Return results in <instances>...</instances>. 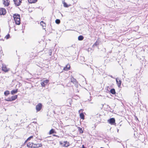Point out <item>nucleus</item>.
I'll use <instances>...</instances> for the list:
<instances>
[{
  "instance_id": "obj_24",
  "label": "nucleus",
  "mask_w": 148,
  "mask_h": 148,
  "mask_svg": "<svg viewBox=\"0 0 148 148\" xmlns=\"http://www.w3.org/2000/svg\"><path fill=\"white\" fill-rule=\"evenodd\" d=\"M40 25L42 26H45L46 25L45 23L43 22V21H41L40 22Z\"/></svg>"
},
{
  "instance_id": "obj_9",
  "label": "nucleus",
  "mask_w": 148,
  "mask_h": 148,
  "mask_svg": "<svg viewBox=\"0 0 148 148\" xmlns=\"http://www.w3.org/2000/svg\"><path fill=\"white\" fill-rule=\"evenodd\" d=\"M3 4L5 6H8L9 4L8 0H3Z\"/></svg>"
},
{
  "instance_id": "obj_11",
  "label": "nucleus",
  "mask_w": 148,
  "mask_h": 148,
  "mask_svg": "<svg viewBox=\"0 0 148 148\" xmlns=\"http://www.w3.org/2000/svg\"><path fill=\"white\" fill-rule=\"evenodd\" d=\"M16 24L19 25L20 24V18H17L14 20Z\"/></svg>"
},
{
  "instance_id": "obj_28",
  "label": "nucleus",
  "mask_w": 148,
  "mask_h": 148,
  "mask_svg": "<svg viewBox=\"0 0 148 148\" xmlns=\"http://www.w3.org/2000/svg\"><path fill=\"white\" fill-rule=\"evenodd\" d=\"M64 6L65 7H68L69 6L65 2L63 3Z\"/></svg>"
},
{
  "instance_id": "obj_7",
  "label": "nucleus",
  "mask_w": 148,
  "mask_h": 148,
  "mask_svg": "<svg viewBox=\"0 0 148 148\" xmlns=\"http://www.w3.org/2000/svg\"><path fill=\"white\" fill-rule=\"evenodd\" d=\"M108 122L112 125L114 124L115 122V120L114 118H110L108 120Z\"/></svg>"
},
{
  "instance_id": "obj_25",
  "label": "nucleus",
  "mask_w": 148,
  "mask_h": 148,
  "mask_svg": "<svg viewBox=\"0 0 148 148\" xmlns=\"http://www.w3.org/2000/svg\"><path fill=\"white\" fill-rule=\"evenodd\" d=\"M54 131L53 129H51L49 131V134H53L54 133Z\"/></svg>"
},
{
  "instance_id": "obj_16",
  "label": "nucleus",
  "mask_w": 148,
  "mask_h": 148,
  "mask_svg": "<svg viewBox=\"0 0 148 148\" xmlns=\"http://www.w3.org/2000/svg\"><path fill=\"white\" fill-rule=\"evenodd\" d=\"M18 92V89H16L15 90H13L11 91V94L12 95H14L16 93Z\"/></svg>"
},
{
  "instance_id": "obj_2",
  "label": "nucleus",
  "mask_w": 148,
  "mask_h": 148,
  "mask_svg": "<svg viewBox=\"0 0 148 148\" xmlns=\"http://www.w3.org/2000/svg\"><path fill=\"white\" fill-rule=\"evenodd\" d=\"M42 105L40 103H38L36 107V112H38L40 111L42 108Z\"/></svg>"
},
{
  "instance_id": "obj_15",
  "label": "nucleus",
  "mask_w": 148,
  "mask_h": 148,
  "mask_svg": "<svg viewBox=\"0 0 148 148\" xmlns=\"http://www.w3.org/2000/svg\"><path fill=\"white\" fill-rule=\"evenodd\" d=\"M14 19H17V18H20V16L18 14H15L13 16Z\"/></svg>"
},
{
  "instance_id": "obj_10",
  "label": "nucleus",
  "mask_w": 148,
  "mask_h": 148,
  "mask_svg": "<svg viewBox=\"0 0 148 148\" xmlns=\"http://www.w3.org/2000/svg\"><path fill=\"white\" fill-rule=\"evenodd\" d=\"M42 146L40 144H34L33 148H38V147H41Z\"/></svg>"
},
{
  "instance_id": "obj_20",
  "label": "nucleus",
  "mask_w": 148,
  "mask_h": 148,
  "mask_svg": "<svg viewBox=\"0 0 148 148\" xmlns=\"http://www.w3.org/2000/svg\"><path fill=\"white\" fill-rule=\"evenodd\" d=\"M80 117L82 119H84V115L83 113H79Z\"/></svg>"
},
{
  "instance_id": "obj_14",
  "label": "nucleus",
  "mask_w": 148,
  "mask_h": 148,
  "mask_svg": "<svg viewBox=\"0 0 148 148\" xmlns=\"http://www.w3.org/2000/svg\"><path fill=\"white\" fill-rule=\"evenodd\" d=\"M34 145V144L31 143L29 142L27 144V146L28 147L33 148Z\"/></svg>"
},
{
  "instance_id": "obj_17",
  "label": "nucleus",
  "mask_w": 148,
  "mask_h": 148,
  "mask_svg": "<svg viewBox=\"0 0 148 148\" xmlns=\"http://www.w3.org/2000/svg\"><path fill=\"white\" fill-rule=\"evenodd\" d=\"M17 97V95H16L12 96L11 97V99H12V101H14L15 100Z\"/></svg>"
},
{
  "instance_id": "obj_26",
  "label": "nucleus",
  "mask_w": 148,
  "mask_h": 148,
  "mask_svg": "<svg viewBox=\"0 0 148 148\" xmlns=\"http://www.w3.org/2000/svg\"><path fill=\"white\" fill-rule=\"evenodd\" d=\"M55 22L56 23L59 24L60 23V21L59 19H57L56 20Z\"/></svg>"
},
{
  "instance_id": "obj_23",
  "label": "nucleus",
  "mask_w": 148,
  "mask_h": 148,
  "mask_svg": "<svg viewBox=\"0 0 148 148\" xmlns=\"http://www.w3.org/2000/svg\"><path fill=\"white\" fill-rule=\"evenodd\" d=\"M77 128L78 129V130L79 131V133H82L83 132V131L82 130V128H80L79 127H78Z\"/></svg>"
},
{
  "instance_id": "obj_33",
  "label": "nucleus",
  "mask_w": 148,
  "mask_h": 148,
  "mask_svg": "<svg viewBox=\"0 0 148 148\" xmlns=\"http://www.w3.org/2000/svg\"><path fill=\"white\" fill-rule=\"evenodd\" d=\"M83 109H81L79 111H78L79 113H82L81 112H83Z\"/></svg>"
},
{
  "instance_id": "obj_19",
  "label": "nucleus",
  "mask_w": 148,
  "mask_h": 148,
  "mask_svg": "<svg viewBox=\"0 0 148 148\" xmlns=\"http://www.w3.org/2000/svg\"><path fill=\"white\" fill-rule=\"evenodd\" d=\"M28 2L31 3H34L36 2L37 0H28Z\"/></svg>"
},
{
  "instance_id": "obj_34",
  "label": "nucleus",
  "mask_w": 148,
  "mask_h": 148,
  "mask_svg": "<svg viewBox=\"0 0 148 148\" xmlns=\"http://www.w3.org/2000/svg\"><path fill=\"white\" fill-rule=\"evenodd\" d=\"M60 145H61L63 144V143H62L61 142H60Z\"/></svg>"
},
{
  "instance_id": "obj_5",
  "label": "nucleus",
  "mask_w": 148,
  "mask_h": 148,
  "mask_svg": "<svg viewBox=\"0 0 148 148\" xmlns=\"http://www.w3.org/2000/svg\"><path fill=\"white\" fill-rule=\"evenodd\" d=\"M49 80L47 79H46L45 80H44L43 82H42L41 84L43 87H45V85H46L49 82Z\"/></svg>"
},
{
  "instance_id": "obj_8",
  "label": "nucleus",
  "mask_w": 148,
  "mask_h": 148,
  "mask_svg": "<svg viewBox=\"0 0 148 148\" xmlns=\"http://www.w3.org/2000/svg\"><path fill=\"white\" fill-rule=\"evenodd\" d=\"M15 4L19 6L20 5L21 3L22 0H13Z\"/></svg>"
},
{
  "instance_id": "obj_3",
  "label": "nucleus",
  "mask_w": 148,
  "mask_h": 148,
  "mask_svg": "<svg viewBox=\"0 0 148 148\" xmlns=\"http://www.w3.org/2000/svg\"><path fill=\"white\" fill-rule=\"evenodd\" d=\"M9 69L8 68L5 64H2V70L5 72H7L9 71Z\"/></svg>"
},
{
  "instance_id": "obj_35",
  "label": "nucleus",
  "mask_w": 148,
  "mask_h": 148,
  "mask_svg": "<svg viewBox=\"0 0 148 148\" xmlns=\"http://www.w3.org/2000/svg\"><path fill=\"white\" fill-rule=\"evenodd\" d=\"M82 148H85V147H84V145H82Z\"/></svg>"
},
{
  "instance_id": "obj_1",
  "label": "nucleus",
  "mask_w": 148,
  "mask_h": 148,
  "mask_svg": "<svg viewBox=\"0 0 148 148\" xmlns=\"http://www.w3.org/2000/svg\"><path fill=\"white\" fill-rule=\"evenodd\" d=\"M71 82L74 84L76 86H78V82L77 81L76 79H74L72 76L71 78Z\"/></svg>"
},
{
  "instance_id": "obj_30",
  "label": "nucleus",
  "mask_w": 148,
  "mask_h": 148,
  "mask_svg": "<svg viewBox=\"0 0 148 148\" xmlns=\"http://www.w3.org/2000/svg\"><path fill=\"white\" fill-rule=\"evenodd\" d=\"M33 136H31L29 137L27 139V140H30L32 138H33Z\"/></svg>"
},
{
  "instance_id": "obj_6",
  "label": "nucleus",
  "mask_w": 148,
  "mask_h": 148,
  "mask_svg": "<svg viewBox=\"0 0 148 148\" xmlns=\"http://www.w3.org/2000/svg\"><path fill=\"white\" fill-rule=\"evenodd\" d=\"M117 84L119 87H120L121 84V81L119 79L116 78V79Z\"/></svg>"
},
{
  "instance_id": "obj_32",
  "label": "nucleus",
  "mask_w": 148,
  "mask_h": 148,
  "mask_svg": "<svg viewBox=\"0 0 148 148\" xmlns=\"http://www.w3.org/2000/svg\"><path fill=\"white\" fill-rule=\"evenodd\" d=\"M99 44V42L97 41L94 44V45L97 46Z\"/></svg>"
},
{
  "instance_id": "obj_18",
  "label": "nucleus",
  "mask_w": 148,
  "mask_h": 148,
  "mask_svg": "<svg viewBox=\"0 0 148 148\" xmlns=\"http://www.w3.org/2000/svg\"><path fill=\"white\" fill-rule=\"evenodd\" d=\"M110 92L113 95L115 94L116 93L115 89L114 88L111 89L110 90Z\"/></svg>"
},
{
  "instance_id": "obj_29",
  "label": "nucleus",
  "mask_w": 148,
  "mask_h": 148,
  "mask_svg": "<svg viewBox=\"0 0 148 148\" xmlns=\"http://www.w3.org/2000/svg\"><path fill=\"white\" fill-rule=\"evenodd\" d=\"M10 36V35L8 34L6 36L5 38H6V39H8L9 38Z\"/></svg>"
},
{
  "instance_id": "obj_36",
  "label": "nucleus",
  "mask_w": 148,
  "mask_h": 148,
  "mask_svg": "<svg viewBox=\"0 0 148 148\" xmlns=\"http://www.w3.org/2000/svg\"><path fill=\"white\" fill-rule=\"evenodd\" d=\"M111 77H112V76H111Z\"/></svg>"
},
{
  "instance_id": "obj_12",
  "label": "nucleus",
  "mask_w": 148,
  "mask_h": 148,
  "mask_svg": "<svg viewBox=\"0 0 148 148\" xmlns=\"http://www.w3.org/2000/svg\"><path fill=\"white\" fill-rule=\"evenodd\" d=\"M70 65L69 64H68L66 67H65L64 68V70L67 71L70 69Z\"/></svg>"
},
{
  "instance_id": "obj_21",
  "label": "nucleus",
  "mask_w": 148,
  "mask_h": 148,
  "mask_svg": "<svg viewBox=\"0 0 148 148\" xmlns=\"http://www.w3.org/2000/svg\"><path fill=\"white\" fill-rule=\"evenodd\" d=\"M10 94V91L8 90H6L4 92V94L6 96H7Z\"/></svg>"
},
{
  "instance_id": "obj_22",
  "label": "nucleus",
  "mask_w": 148,
  "mask_h": 148,
  "mask_svg": "<svg viewBox=\"0 0 148 148\" xmlns=\"http://www.w3.org/2000/svg\"><path fill=\"white\" fill-rule=\"evenodd\" d=\"M84 37L82 36H79L78 37V40H82L84 39Z\"/></svg>"
},
{
  "instance_id": "obj_31",
  "label": "nucleus",
  "mask_w": 148,
  "mask_h": 148,
  "mask_svg": "<svg viewBox=\"0 0 148 148\" xmlns=\"http://www.w3.org/2000/svg\"><path fill=\"white\" fill-rule=\"evenodd\" d=\"M49 56H51L52 54V51L51 50H49Z\"/></svg>"
},
{
  "instance_id": "obj_13",
  "label": "nucleus",
  "mask_w": 148,
  "mask_h": 148,
  "mask_svg": "<svg viewBox=\"0 0 148 148\" xmlns=\"http://www.w3.org/2000/svg\"><path fill=\"white\" fill-rule=\"evenodd\" d=\"M64 143L65 144L63 145V147H67L70 145L69 143L66 141H64Z\"/></svg>"
},
{
  "instance_id": "obj_27",
  "label": "nucleus",
  "mask_w": 148,
  "mask_h": 148,
  "mask_svg": "<svg viewBox=\"0 0 148 148\" xmlns=\"http://www.w3.org/2000/svg\"><path fill=\"white\" fill-rule=\"evenodd\" d=\"M5 100L7 101H12V100L11 97H8Z\"/></svg>"
},
{
  "instance_id": "obj_4",
  "label": "nucleus",
  "mask_w": 148,
  "mask_h": 148,
  "mask_svg": "<svg viewBox=\"0 0 148 148\" xmlns=\"http://www.w3.org/2000/svg\"><path fill=\"white\" fill-rule=\"evenodd\" d=\"M6 10L5 8H0V14L4 15L6 13Z\"/></svg>"
}]
</instances>
